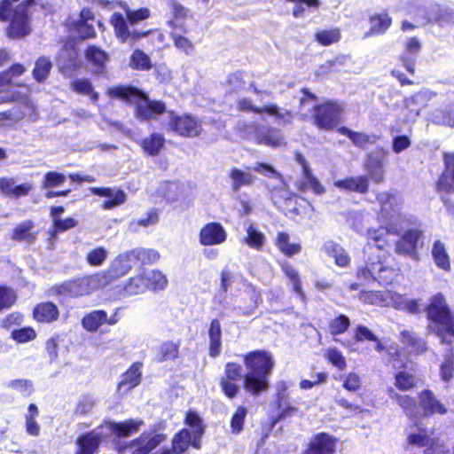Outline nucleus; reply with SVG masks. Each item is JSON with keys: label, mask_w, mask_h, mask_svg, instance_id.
Wrapping results in <instances>:
<instances>
[{"label": "nucleus", "mask_w": 454, "mask_h": 454, "mask_svg": "<svg viewBox=\"0 0 454 454\" xmlns=\"http://www.w3.org/2000/svg\"><path fill=\"white\" fill-rule=\"evenodd\" d=\"M377 200L380 205L379 212V219L386 224L383 230H369V239L375 242L378 249H384L387 244L385 237L394 232L399 234L403 229V223L406 221L405 216L402 214V200L399 197L388 193L380 192L377 196Z\"/></svg>", "instance_id": "f257e3e1"}, {"label": "nucleus", "mask_w": 454, "mask_h": 454, "mask_svg": "<svg viewBox=\"0 0 454 454\" xmlns=\"http://www.w3.org/2000/svg\"><path fill=\"white\" fill-rule=\"evenodd\" d=\"M247 372L243 386L252 395H259L269 388V377L274 368V360L266 351H253L244 356Z\"/></svg>", "instance_id": "f03ea898"}, {"label": "nucleus", "mask_w": 454, "mask_h": 454, "mask_svg": "<svg viewBox=\"0 0 454 454\" xmlns=\"http://www.w3.org/2000/svg\"><path fill=\"white\" fill-rule=\"evenodd\" d=\"M427 317L429 320L428 333L436 334L442 344L447 343L450 346L446 336L454 337V315L451 313L442 294L438 293L429 299L427 307Z\"/></svg>", "instance_id": "7ed1b4c3"}, {"label": "nucleus", "mask_w": 454, "mask_h": 454, "mask_svg": "<svg viewBox=\"0 0 454 454\" xmlns=\"http://www.w3.org/2000/svg\"><path fill=\"white\" fill-rule=\"evenodd\" d=\"M126 18L118 12H114L110 19V23L114 27L115 36L121 43H134L142 37H145L148 32H141L137 29H129V25L133 26L140 21L147 20L151 12L148 8H140L132 10L126 3L121 4Z\"/></svg>", "instance_id": "20e7f679"}, {"label": "nucleus", "mask_w": 454, "mask_h": 454, "mask_svg": "<svg viewBox=\"0 0 454 454\" xmlns=\"http://www.w3.org/2000/svg\"><path fill=\"white\" fill-rule=\"evenodd\" d=\"M110 98H121L136 106V116L149 120L166 111L162 101L150 100L142 91L132 87H113L107 90Z\"/></svg>", "instance_id": "39448f33"}, {"label": "nucleus", "mask_w": 454, "mask_h": 454, "mask_svg": "<svg viewBox=\"0 0 454 454\" xmlns=\"http://www.w3.org/2000/svg\"><path fill=\"white\" fill-rule=\"evenodd\" d=\"M253 169L269 178L277 180V184H267L270 199L275 205L280 207L283 203H288L294 198V193L288 189L282 175L271 165L257 162Z\"/></svg>", "instance_id": "423d86ee"}, {"label": "nucleus", "mask_w": 454, "mask_h": 454, "mask_svg": "<svg viewBox=\"0 0 454 454\" xmlns=\"http://www.w3.org/2000/svg\"><path fill=\"white\" fill-rule=\"evenodd\" d=\"M105 287L103 277L98 272L63 283L59 287L60 294L73 297L89 295Z\"/></svg>", "instance_id": "0eeeda50"}, {"label": "nucleus", "mask_w": 454, "mask_h": 454, "mask_svg": "<svg viewBox=\"0 0 454 454\" xmlns=\"http://www.w3.org/2000/svg\"><path fill=\"white\" fill-rule=\"evenodd\" d=\"M342 108L333 102L318 105L313 114V123L321 129L330 130L340 121Z\"/></svg>", "instance_id": "6e6552de"}, {"label": "nucleus", "mask_w": 454, "mask_h": 454, "mask_svg": "<svg viewBox=\"0 0 454 454\" xmlns=\"http://www.w3.org/2000/svg\"><path fill=\"white\" fill-rule=\"evenodd\" d=\"M237 107L240 111H251L255 114H266L274 118L278 124L291 123L294 118L292 111L282 108L276 104H267L262 107L254 106L251 100L240 98L238 101Z\"/></svg>", "instance_id": "1a4fd4ad"}, {"label": "nucleus", "mask_w": 454, "mask_h": 454, "mask_svg": "<svg viewBox=\"0 0 454 454\" xmlns=\"http://www.w3.org/2000/svg\"><path fill=\"white\" fill-rule=\"evenodd\" d=\"M358 275L365 280L372 279L380 285H389L393 282L396 274L393 268L385 265L383 262L370 261L364 269L358 270Z\"/></svg>", "instance_id": "9d476101"}, {"label": "nucleus", "mask_w": 454, "mask_h": 454, "mask_svg": "<svg viewBox=\"0 0 454 454\" xmlns=\"http://www.w3.org/2000/svg\"><path fill=\"white\" fill-rule=\"evenodd\" d=\"M134 261L131 252L129 251L116 257L107 270L99 271V275L103 277L105 286L112 283L114 279L126 275L131 270L132 262Z\"/></svg>", "instance_id": "9b49d317"}, {"label": "nucleus", "mask_w": 454, "mask_h": 454, "mask_svg": "<svg viewBox=\"0 0 454 454\" xmlns=\"http://www.w3.org/2000/svg\"><path fill=\"white\" fill-rule=\"evenodd\" d=\"M168 125L173 131L183 137H197L201 132L200 122L188 114L176 115L171 113Z\"/></svg>", "instance_id": "f8f14e48"}, {"label": "nucleus", "mask_w": 454, "mask_h": 454, "mask_svg": "<svg viewBox=\"0 0 454 454\" xmlns=\"http://www.w3.org/2000/svg\"><path fill=\"white\" fill-rule=\"evenodd\" d=\"M166 437L161 434H143L140 437L133 440L129 445L119 448L121 453L126 449L130 454H149L153 449L159 446Z\"/></svg>", "instance_id": "ddd939ff"}, {"label": "nucleus", "mask_w": 454, "mask_h": 454, "mask_svg": "<svg viewBox=\"0 0 454 454\" xmlns=\"http://www.w3.org/2000/svg\"><path fill=\"white\" fill-rule=\"evenodd\" d=\"M227 239V231L224 227L215 222L205 224L200 231L199 241L202 246H219Z\"/></svg>", "instance_id": "4468645a"}, {"label": "nucleus", "mask_w": 454, "mask_h": 454, "mask_svg": "<svg viewBox=\"0 0 454 454\" xmlns=\"http://www.w3.org/2000/svg\"><path fill=\"white\" fill-rule=\"evenodd\" d=\"M143 425L144 422L140 419H129L120 423L106 422L104 426L98 427L94 431H98L102 434L100 440L105 435L103 432L104 428H106L110 434L117 437H129L132 434L137 433Z\"/></svg>", "instance_id": "2eb2a0df"}, {"label": "nucleus", "mask_w": 454, "mask_h": 454, "mask_svg": "<svg viewBox=\"0 0 454 454\" xmlns=\"http://www.w3.org/2000/svg\"><path fill=\"white\" fill-rule=\"evenodd\" d=\"M34 189L32 183H23L17 184L13 177H0V193L5 197L19 199L25 197Z\"/></svg>", "instance_id": "dca6fc26"}, {"label": "nucleus", "mask_w": 454, "mask_h": 454, "mask_svg": "<svg viewBox=\"0 0 454 454\" xmlns=\"http://www.w3.org/2000/svg\"><path fill=\"white\" fill-rule=\"evenodd\" d=\"M90 191L94 195L108 198V200L102 204L104 209H112L123 204L126 200V194L119 189L91 187Z\"/></svg>", "instance_id": "f3484780"}, {"label": "nucleus", "mask_w": 454, "mask_h": 454, "mask_svg": "<svg viewBox=\"0 0 454 454\" xmlns=\"http://www.w3.org/2000/svg\"><path fill=\"white\" fill-rule=\"evenodd\" d=\"M419 410L423 411L424 415L445 414L447 409L434 396L431 390L426 389L419 393Z\"/></svg>", "instance_id": "a211bd4d"}, {"label": "nucleus", "mask_w": 454, "mask_h": 454, "mask_svg": "<svg viewBox=\"0 0 454 454\" xmlns=\"http://www.w3.org/2000/svg\"><path fill=\"white\" fill-rule=\"evenodd\" d=\"M421 237V231L418 229L407 231L395 244V252L400 254L415 255L417 243Z\"/></svg>", "instance_id": "6ab92c4d"}, {"label": "nucleus", "mask_w": 454, "mask_h": 454, "mask_svg": "<svg viewBox=\"0 0 454 454\" xmlns=\"http://www.w3.org/2000/svg\"><path fill=\"white\" fill-rule=\"evenodd\" d=\"M387 395L391 400L396 402L407 416L417 418L420 414L419 405L417 403L416 400L410 395L399 394L393 387L387 389Z\"/></svg>", "instance_id": "aec40b11"}, {"label": "nucleus", "mask_w": 454, "mask_h": 454, "mask_svg": "<svg viewBox=\"0 0 454 454\" xmlns=\"http://www.w3.org/2000/svg\"><path fill=\"white\" fill-rule=\"evenodd\" d=\"M333 185L342 191L364 194L369 190V179L365 176H350L335 181Z\"/></svg>", "instance_id": "412c9836"}, {"label": "nucleus", "mask_w": 454, "mask_h": 454, "mask_svg": "<svg viewBox=\"0 0 454 454\" xmlns=\"http://www.w3.org/2000/svg\"><path fill=\"white\" fill-rule=\"evenodd\" d=\"M118 319L114 317L107 318V314L104 310H95L86 315L82 320V326L89 332H96L103 324L110 325H115Z\"/></svg>", "instance_id": "4be33fe9"}, {"label": "nucleus", "mask_w": 454, "mask_h": 454, "mask_svg": "<svg viewBox=\"0 0 454 454\" xmlns=\"http://www.w3.org/2000/svg\"><path fill=\"white\" fill-rule=\"evenodd\" d=\"M85 58L94 74H101L105 72L106 63L109 59L105 51L97 46H90L85 51Z\"/></svg>", "instance_id": "5701e85b"}, {"label": "nucleus", "mask_w": 454, "mask_h": 454, "mask_svg": "<svg viewBox=\"0 0 454 454\" xmlns=\"http://www.w3.org/2000/svg\"><path fill=\"white\" fill-rule=\"evenodd\" d=\"M334 447L335 441L332 436L319 434L311 440L305 454H333Z\"/></svg>", "instance_id": "b1692460"}, {"label": "nucleus", "mask_w": 454, "mask_h": 454, "mask_svg": "<svg viewBox=\"0 0 454 454\" xmlns=\"http://www.w3.org/2000/svg\"><path fill=\"white\" fill-rule=\"evenodd\" d=\"M443 161L445 168L437 186L440 190L450 192L454 190V153H444Z\"/></svg>", "instance_id": "393cba45"}, {"label": "nucleus", "mask_w": 454, "mask_h": 454, "mask_svg": "<svg viewBox=\"0 0 454 454\" xmlns=\"http://www.w3.org/2000/svg\"><path fill=\"white\" fill-rule=\"evenodd\" d=\"M389 307L408 313H418L420 309V301L416 299H409L405 295L389 291Z\"/></svg>", "instance_id": "a878e982"}, {"label": "nucleus", "mask_w": 454, "mask_h": 454, "mask_svg": "<svg viewBox=\"0 0 454 454\" xmlns=\"http://www.w3.org/2000/svg\"><path fill=\"white\" fill-rule=\"evenodd\" d=\"M184 423L192 429V446L195 449L200 448V437L204 434V426L202 419L193 411H189L186 414Z\"/></svg>", "instance_id": "bb28decb"}, {"label": "nucleus", "mask_w": 454, "mask_h": 454, "mask_svg": "<svg viewBox=\"0 0 454 454\" xmlns=\"http://www.w3.org/2000/svg\"><path fill=\"white\" fill-rule=\"evenodd\" d=\"M400 340L412 354L421 355L427 350V341L411 331L403 330L400 333Z\"/></svg>", "instance_id": "cd10ccee"}, {"label": "nucleus", "mask_w": 454, "mask_h": 454, "mask_svg": "<svg viewBox=\"0 0 454 454\" xmlns=\"http://www.w3.org/2000/svg\"><path fill=\"white\" fill-rule=\"evenodd\" d=\"M325 254L333 259L334 263L339 267H348L350 263V257L344 247L333 241H327L324 245Z\"/></svg>", "instance_id": "c85d7f7f"}, {"label": "nucleus", "mask_w": 454, "mask_h": 454, "mask_svg": "<svg viewBox=\"0 0 454 454\" xmlns=\"http://www.w3.org/2000/svg\"><path fill=\"white\" fill-rule=\"evenodd\" d=\"M102 434L91 431L77 439L78 450L75 454H94L97 450Z\"/></svg>", "instance_id": "c756f323"}, {"label": "nucleus", "mask_w": 454, "mask_h": 454, "mask_svg": "<svg viewBox=\"0 0 454 454\" xmlns=\"http://www.w3.org/2000/svg\"><path fill=\"white\" fill-rule=\"evenodd\" d=\"M231 180V189L238 192L243 186L252 185L255 176L248 170H242L236 167L231 168L228 172Z\"/></svg>", "instance_id": "7c9ffc66"}, {"label": "nucleus", "mask_w": 454, "mask_h": 454, "mask_svg": "<svg viewBox=\"0 0 454 454\" xmlns=\"http://www.w3.org/2000/svg\"><path fill=\"white\" fill-rule=\"evenodd\" d=\"M165 145V137L160 133H153L140 142V146L145 154L158 156Z\"/></svg>", "instance_id": "2f4dec72"}, {"label": "nucleus", "mask_w": 454, "mask_h": 454, "mask_svg": "<svg viewBox=\"0 0 454 454\" xmlns=\"http://www.w3.org/2000/svg\"><path fill=\"white\" fill-rule=\"evenodd\" d=\"M141 363H134L129 369L122 375L119 383V391H128L140 383L141 380Z\"/></svg>", "instance_id": "473e14b6"}, {"label": "nucleus", "mask_w": 454, "mask_h": 454, "mask_svg": "<svg viewBox=\"0 0 454 454\" xmlns=\"http://www.w3.org/2000/svg\"><path fill=\"white\" fill-rule=\"evenodd\" d=\"M33 315L38 322L51 323L58 319L59 311L54 303L43 302L34 309Z\"/></svg>", "instance_id": "72a5a7b5"}, {"label": "nucleus", "mask_w": 454, "mask_h": 454, "mask_svg": "<svg viewBox=\"0 0 454 454\" xmlns=\"http://www.w3.org/2000/svg\"><path fill=\"white\" fill-rule=\"evenodd\" d=\"M366 170L371 179L375 183H381L384 180V158L379 154L372 153L369 155L366 165Z\"/></svg>", "instance_id": "f704fd0d"}, {"label": "nucleus", "mask_w": 454, "mask_h": 454, "mask_svg": "<svg viewBox=\"0 0 454 454\" xmlns=\"http://www.w3.org/2000/svg\"><path fill=\"white\" fill-rule=\"evenodd\" d=\"M421 43L419 40L415 37L410 38L406 43L402 60L408 72L414 74V60L416 55L420 51Z\"/></svg>", "instance_id": "c9c22d12"}, {"label": "nucleus", "mask_w": 454, "mask_h": 454, "mask_svg": "<svg viewBox=\"0 0 454 454\" xmlns=\"http://www.w3.org/2000/svg\"><path fill=\"white\" fill-rule=\"evenodd\" d=\"M265 242V235L254 225L249 224L247 227L246 235L243 238V243H245L250 248L259 251L262 250Z\"/></svg>", "instance_id": "e433bc0d"}, {"label": "nucleus", "mask_w": 454, "mask_h": 454, "mask_svg": "<svg viewBox=\"0 0 454 454\" xmlns=\"http://www.w3.org/2000/svg\"><path fill=\"white\" fill-rule=\"evenodd\" d=\"M431 253L434 262L437 267L445 271L450 270V256L442 241L436 240L434 242Z\"/></svg>", "instance_id": "4c0bfd02"}, {"label": "nucleus", "mask_w": 454, "mask_h": 454, "mask_svg": "<svg viewBox=\"0 0 454 454\" xmlns=\"http://www.w3.org/2000/svg\"><path fill=\"white\" fill-rule=\"evenodd\" d=\"M209 343V355L212 357L217 356L221 352L222 346V330L218 320L215 319L211 322L208 330Z\"/></svg>", "instance_id": "58836bf2"}, {"label": "nucleus", "mask_w": 454, "mask_h": 454, "mask_svg": "<svg viewBox=\"0 0 454 454\" xmlns=\"http://www.w3.org/2000/svg\"><path fill=\"white\" fill-rule=\"evenodd\" d=\"M275 244L281 253L290 257L299 254L301 249V244L291 242L290 236L286 232L278 233Z\"/></svg>", "instance_id": "ea45409f"}, {"label": "nucleus", "mask_w": 454, "mask_h": 454, "mask_svg": "<svg viewBox=\"0 0 454 454\" xmlns=\"http://www.w3.org/2000/svg\"><path fill=\"white\" fill-rule=\"evenodd\" d=\"M256 140L260 144L270 147H278L285 145V139L280 130L277 129H269L265 132H259L256 135Z\"/></svg>", "instance_id": "a19ab883"}, {"label": "nucleus", "mask_w": 454, "mask_h": 454, "mask_svg": "<svg viewBox=\"0 0 454 454\" xmlns=\"http://www.w3.org/2000/svg\"><path fill=\"white\" fill-rule=\"evenodd\" d=\"M301 95L299 96V109L298 114L301 119L305 120L309 116V113L311 110H316L317 107V99L316 96L307 90H301Z\"/></svg>", "instance_id": "79ce46f5"}, {"label": "nucleus", "mask_w": 454, "mask_h": 454, "mask_svg": "<svg viewBox=\"0 0 454 454\" xmlns=\"http://www.w3.org/2000/svg\"><path fill=\"white\" fill-rule=\"evenodd\" d=\"M360 300L366 304L389 307V291L362 293Z\"/></svg>", "instance_id": "37998d69"}, {"label": "nucleus", "mask_w": 454, "mask_h": 454, "mask_svg": "<svg viewBox=\"0 0 454 454\" xmlns=\"http://www.w3.org/2000/svg\"><path fill=\"white\" fill-rule=\"evenodd\" d=\"M71 87L78 94L90 97L94 103L98 99V93L94 90L92 83L88 79H76L72 82Z\"/></svg>", "instance_id": "c03bdc74"}, {"label": "nucleus", "mask_w": 454, "mask_h": 454, "mask_svg": "<svg viewBox=\"0 0 454 454\" xmlns=\"http://www.w3.org/2000/svg\"><path fill=\"white\" fill-rule=\"evenodd\" d=\"M454 374V353L452 348H448L446 353L443 355V360L440 364L441 379L444 381H449L452 379Z\"/></svg>", "instance_id": "a18cd8bd"}, {"label": "nucleus", "mask_w": 454, "mask_h": 454, "mask_svg": "<svg viewBox=\"0 0 454 454\" xmlns=\"http://www.w3.org/2000/svg\"><path fill=\"white\" fill-rule=\"evenodd\" d=\"M418 379L411 373L402 371L395 376V387L401 391H409L417 387Z\"/></svg>", "instance_id": "49530a36"}, {"label": "nucleus", "mask_w": 454, "mask_h": 454, "mask_svg": "<svg viewBox=\"0 0 454 454\" xmlns=\"http://www.w3.org/2000/svg\"><path fill=\"white\" fill-rule=\"evenodd\" d=\"M148 288L156 290H163L168 285L167 277L160 270H150L144 274Z\"/></svg>", "instance_id": "de8ad7c7"}, {"label": "nucleus", "mask_w": 454, "mask_h": 454, "mask_svg": "<svg viewBox=\"0 0 454 454\" xmlns=\"http://www.w3.org/2000/svg\"><path fill=\"white\" fill-rule=\"evenodd\" d=\"M148 288L145 275H137L131 278L128 284L123 287V292L127 295H135L144 293Z\"/></svg>", "instance_id": "09e8293b"}, {"label": "nucleus", "mask_w": 454, "mask_h": 454, "mask_svg": "<svg viewBox=\"0 0 454 454\" xmlns=\"http://www.w3.org/2000/svg\"><path fill=\"white\" fill-rule=\"evenodd\" d=\"M34 223L31 221H26L15 227L12 233V239L32 243L35 239V235L31 232Z\"/></svg>", "instance_id": "8fccbe9b"}, {"label": "nucleus", "mask_w": 454, "mask_h": 454, "mask_svg": "<svg viewBox=\"0 0 454 454\" xmlns=\"http://www.w3.org/2000/svg\"><path fill=\"white\" fill-rule=\"evenodd\" d=\"M282 270L284 271L285 275L289 278L290 282L292 283L294 291L298 294V296L302 301H304L305 294L302 292L299 273L296 270V269L289 263H283Z\"/></svg>", "instance_id": "3c124183"}, {"label": "nucleus", "mask_w": 454, "mask_h": 454, "mask_svg": "<svg viewBox=\"0 0 454 454\" xmlns=\"http://www.w3.org/2000/svg\"><path fill=\"white\" fill-rule=\"evenodd\" d=\"M159 361L175 360L179 354V343L168 340L163 342L158 350Z\"/></svg>", "instance_id": "603ef678"}, {"label": "nucleus", "mask_w": 454, "mask_h": 454, "mask_svg": "<svg viewBox=\"0 0 454 454\" xmlns=\"http://www.w3.org/2000/svg\"><path fill=\"white\" fill-rule=\"evenodd\" d=\"M340 31L339 28H330L318 31L315 35L316 41L324 46H328L338 43L340 39Z\"/></svg>", "instance_id": "864d4df0"}, {"label": "nucleus", "mask_w": 454, "mask_h": 454, "mask_svg": "<svg viewBox=\"0 0 454 454\" xmlns=\"http://www.w3.org/2000/svg\"><path fill=\"white\" fill-rule=\"evenodd\" d=\"M130 252L133 259L143 264L155 262L160 258L159 252L151 248H137Z\"/></svg>", "instance_id": "5fc2aeb1"}, {"label": "nucleus", "mask_w": 454, "mask_h": 454, "mask_svg": "<svg viewBox=\"0 0 454 454\" xmlns=\"http://www.w3.org/2000/svg\"><path fill=\"white\" fill-rule=\"evenodd\" d=\"M391 25V19L387 14H378L371 17L370 26L371 34H381L384 33Z\"/></svg>", "instance_id": "6e6d98bb"}, {"label": "nucleus", "mask_w": 454, "mask_h": 454, "mask_svg": "<svg viewBox=\"0 0 454 454\" xmlns=\"http://www.w3.org/2000/svg\"><path fill=\"white\" fill-rule=\"evenodd\" d=\"M38 416V409L35 404H30L26 416V430L28 434L37 436L40 433V426L35 421Z\"/></svg>", "instance_id": "4d7b16f0"}, {"label": "nucleus", "mask_w": 454, "mask_h": 454, "mask_svg": "<svg viewBox=\"0 0 454 454\" xmlns=\"http://www.w3.org/2000/svg\"><path fill=\"white\" fill-rule=\"evenodd\" d=\"M433 437L427 434L424 429H418L417 432H411L407 437V442L410 445L417 447L427 448Z\"/></svg>", "instance_id": "13d9d810"}, {"label": "nucleus", "mask_w": 454, "mask_h": 454, "mask_svg": "<svg viewBox=\"0 0 454 454\" xmlns=\"http://www.w3.org/2000/svg\"><path fill=\"white\" fill-rule=\"evenodd\" d=\"M51 62L46 58H40L36 60L33 71L34 77L36 81L42 82L48 76L51 69Z\"/></svg>", "instance_id": "bf43d9fd"}, {"label": "nucleus", "mask_w": 454, "mask_h": 454, "mask_svg": "<svg viewBox=\"0 0 454 454\" xmlns=\"http://www.w3.org/2000/svg\"><path fill=\"white\" fill-rule=\"evenodd\" d=\"M450 447L447 442L442 438H432L427 448L425 449L424 454H449Z\"/></svg>", "instance_id": "052dcab7"}, {"label": "nucleus", "mask_w": 454, "mask_h": 454, "mask_svg": "<svg viewBox=\"0 0 454 454\" xmlns=\"http://www.w3.org/2000/svg\"><path fill=\"white\" fill-rule=\"evenodd\" d=\"M350 321L345 315H340L330 322L329 332L332 335H338L345 333L349 327Z\"/></svg>", "instance_id": "680f3d73"}, {"label": "nucleus", "mask_w": 454, "mask_h": 454, "mask_svg": "<svg viewBox=\"0 0 454 454\" xmlns=\"http://www.w3.org/2000/svg\"><path fill=\"white\" fill-rule=\"evenodd\" d=\"M130 66L136 69L147 70L151 67V60L144 51L136 50L131 56Z\"/></svg>", "instance_id": "e2e57ef3"}, {"label": "nucleus", "mask_w": 454, "mask_h": 454, "mask_svg": "<svg viewBox=\"0 0 454 454\" xmlns=\"http://www.w3.org/2000/svg\"><path fill=\"white\" fill-rule=\"evenodd\" d=\"M303 176L306 180V184L316 194H322L325 192V187L321 184L317 178L312 175L310 168L307 166L306 163L303 164Z\"/></svg>", "instance_id": "0e129e2a"}, {"label": "nucleus", "mask_w": 454, "mask_h": 454, "mask_svg": "<svg viewBox=\"0 0 454 454\" xmlns=\"http://www.w3.org/2000/svg\"><path fill=\"white\" fill-rule=\"evenodd\" d=\"M107 254L104 247H96L87 254L86 261L91 266H100L107 258Z\"/></svg>", "instance_id": "69168bd1"}, {"label": "nucleus", "mask_w": 454, "mask_h": 454, "mask_svg": "<svg viewBox=\"0 0 454 454\" xmlns=\"http://www.w3.org/2000/svg\"><path fill=\"white\" fill-rule=\"evenodd\" d=\"M247 414V410L244 406L238 407L231 420V427L233 433L239 434L243 429L245 419Z\"/></svg>", "instance_id": "338daca9"}, {"label": "nucleus", "mask_w": 454, "mask_h": 454, "mask_svg": "<svg viewBox=\"0 0 454 454\" xmlns=\"http://www.w3.org/2000/svg\"><path fill=\"white\" fill-rule=\"evenodd\" d=\"M11 336L17 342L25 343L35 340L36 337V333L32 327H24L13 330L11 333Z\"/></svg>", "instance_id": "774afa93"}]
</instances>
